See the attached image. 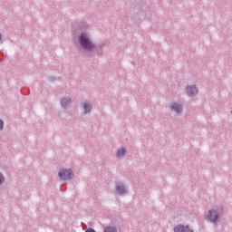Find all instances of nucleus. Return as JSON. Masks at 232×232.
Masks as SVG:
<instances>
[{"label": "nucleus", "mask_w": 232, "mask_h": 232, "mask_svg": "<svg viewBox=\"0 0 232 232\" xmlns=\"http://www.w3.org/2000/svg\"><path fill=\"white\" fill-rule=\"evenodd\" d=\"M222 215H224V208L214 207L207 211L204 215V218L210 224L218 226V222H220V218H222Z\"/></svg>", "instance_id": "2"}, {"label": "nucleus", "mask_w": 232, "mask_h": 232, "mask_svg": "<svg viewBox=\"0 0 232 232\" xmlns=\"http://www.w3.org/2000/svg\"><path fill=\"white\" fill-rule=\"evenodd\" d=\"M82 106L83 108V115H88L89 113H92V110H93V105L88 101L82 103Z\"/></svg>", "instance_id": "9"}, {"label": "nucleus", "mask_w": 232, "mask_h": 232, "mask_svg": "<svg viewBox=\"0 0 232 232\" xmlns=\"http://www.w3.org/2000/svg\"><path fill=\"white\" fill-rule=\"evenodd\" d=\"M58 177L60 180H72L73 178V170H72V169H60Z\"/></svg>", "instance_id": "3"}, {"label": "nucleus", "mask_w": 232, "mask_h": 232, "mask_svg": "<svg viewBox=\"0 0 232 232\" xmlns=\"http://www.w3.org/2000/svg\"><path fill=\"white\" fill-rule=\"evenodd\" d=\"M72 97L70 96H64L60 99V104L63 108V110H69V108H72Z\"/></svg>", "instance_id": "6"}, {"label": "nucleus", "mask_w": 232, "mask_h": 232, "mask_svg": "<svg viewBox=\"0 0 232 232\" xmlns=\"http://www.w3.org/2000/svg\"><path fill=\"white\" fill-rule=\"evenodd\" d=\"M169 110L177 113V115H180L184 111V106L181 102H172L169 105Z\"/></svg>", "instance_id": "5"}, {"label": "nucleus", "mask_w": 232, "mask_h": 232, "mask_svg": "<svg viewBox=\"0 0 232 232\" xmlns=\"http://www.w3.org/2000/svg\"><path fill=\"white\" fill-rule=\"evenodd\" d=\"M80 34L78 35V43L82 53L84 52L88 57H95L96 55H102V46L104 44L97 45L92 40L90 33L86 32L88 24L82 22L79 24Z\"/></svg>", "instance_id": "1"}, {"label": "nucleus", "mask_w": 232, "mask_h": 232, "mask_svg": "<svg viewBox=\"0 0 232 232\" xmlns=\"http://www.w3.org/2000/svg\"><path fill=\"white\" fill-rule=\"evenodd\" d=\"M174 232H194V230L189 227V225L179 224L174 227Z\"/></svg>", "instance_id": "8"}, {"label": "nucleus", "mask_w": 232, "mask_h": 232, "mask_svg": "<svg viewBox=\"0 0 232 232\" xmlns=\"http://www.w3.org/2000/svg\"><path fill=\"white\" fill-rule=\"evenodd\" d=\"M103 232H119L115 226H107L103 227Z\"/></svg>", "instance_id": "11"}, {"label": "nucleus", "mask_w": 232, "mask_h": 232, "mask_svg": "<svg viewBox=\"0 0 232 232\" xmlns=\"http://www.w3.org/2000/svg\"><path fill=\"white\" fill-rule=\"evenodd\" d=\"M5 129V121L0 119V131H3Z\"/></svg>", "instance_id": "13"}, {"label": "nucleus", "mask_w": 232, "mask_h": 232, "mask_svg": "<svg viewBox=\"0 0 232 232\" xmlns=\"http://www.w3.org/2000/svg\"><path fill=\"white\" fill-rule=\"evenodd\" d=\"M54 79H55L54 77H52V76L49 77V81H51V82L53 81Z\"/></svg>", "instance_id": "15"}, {"label": "nucleus", "mask_w": 232, "mask_h": 232, "mask_svg": "<svg viewBox=\"0 0 232 232\" xmlns=\"http://www.w3.org/2000/svg\"><path fill=\"white\" fill-rule=\"evenodd\" d=\"M115 191H116V195H120L121 197H123V195H126L128 193V188H126V184H124L122 181L116 182Z\"/></svg>", "instance_id": "4"}, {"label": "nucleus", "mask_w": 232, "mask_h": 232, "mask_svg": "<svg viewBox=\"0 0 232 232\" xmlns=\"http://www.w3.org/2000/svg\"><path fill=\"white\" fill-rule=\"evenodd\" d=\"M116 157L117 159H122V157H126V149H124L123 147L118 149L116 152Z\"/></svg>", "instance_id": "10"}, {"label": "nucleus", "mask_w": 232, "mask_h": 232, "mask_svg": "<svg viewBox=\"0 0 232 232\" xmlns=\"http://www.w3.org/2000/svg\"><path fill=\"white\" fill-rule=\"evenodd\" d=\"M3 39V34L0 33V41Z\"/></svg>", "instance_id": "16"}, {"label": "nucleus", "mask_w": 232, "mask_h": 232, "mask_svg": "<svg viewBox=\"0 0 232 232\" xmlns=\"http://www.w3.org/2000/svg\"><path fill=\"white\" fill-rule=\"evenodd\" d=\"M5 184V175L0 172V186H3Z\"/></svg>", "instance_id": "12"}, {"label": "nucleus", "mask_w": 232, "mask_h": 232, "mask_svg": "<svg viewBox=\"0 0 232 232\" xmlns=\"http://www.w3.org/2000/svg\"><path fill=\"white\" fill-rule=\"evenodd\" d=\"M85 232H95V229L90 227L85 230Z\"/></svg>", "instance_id": "14"}, {"label": "nucleus", "mask_w": 232, "mask_h": 232, "mask_svg": "<svg viewBox=\"0 0 232 232\" xmlns=\"http://www.w3.org/2000/svg\"><path fill=\"white\" fill-rule=\"evenodd\" d=\"M185 91L188 97H196L197 93H198L197 85H187Z\"/></svg>", "instance_id": "7"}]
</instances>
